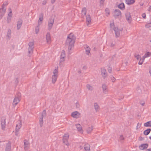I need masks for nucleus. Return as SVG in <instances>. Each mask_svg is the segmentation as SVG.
Masks as SVG:
<instances>
[{"instance_id": "1", "label": "nucleus", "mask_w": 151, "mask_h": 151, "mask_svg": "<svg viewBox=\"0 0 151 151\" xmlns=\"http://www.w3.org/2000/svg\"><path fill=\"white\" fill-rule=\"evenodd\" d=\"M75 40V37L73 34L71 33L68 36L66 40L65 46L68 47V52L69 54L71 53L70 51L72 48L74 47Z\"/></svg>"}, {"instance_id": "2", "label": "nucleus", "mask_w": 151, "mask_h": 151, "mask_svg": "<svg viewBox=\"0 0 151 151\" xmlns=\"http://www.w3.org/2000/svg\"><path fill=\"white\" fill-rule=\"evenodd\" d=\"M110 27L111 29H113L114 30L116 36V37H119L120 32L122 30V29L121 28L120 29H119L117 27H115L113 22L110 23Z\"/></svg>"}, {"instance_id": "3", "label": "nucleus", "mask_w": 151, "mask_h": 151, "mask_svg": "<svg viewBox=\"0 0 151 151\" xmlns=\"http://www.w3.org/2000/svg\"><path fill=\"white\" fill-rule=\"evenodd\" d=\"M113 16L115 18H118L121 17V12L118 9H115L113 12Z\"/></svg>"}, {"instance_id": "4", "label": "nucleus", "mask_w": 151, "mask_h": 151, "mask_svg": "<svg viewBox=\"0 0 151 151\" xmlns=\"http://www.w3.org/2000/svg\"><path fill=\"white\" fill-rule=\"evenodd\" d=\"M69 137V135L68 134H64L63 137V143H65V144L67 146H68L69 145V144L68 142Z\"/></svg>"}, {"instance_id": "5", "label": "nucleus", "mask_w": 151, "mask_h": 151, "mask_svg": "<svg viewBox=\"0 0 151 151\" xmlns=\"http://www.w3.org/2000/svg\"><path fill=\"white\" fill-rule=\"evenodd\" d=\"M53 75L52 77V83H55L56 81L57 78V73L58 70L57 69H55L53 71Z\"/></svg>"}, {"instance_id": "6", "label": "nucleus", "mask_w": 151, "mask_h": 151, "mask_svg": "<svg viewBox=\"0 0 151 151\" xmlns=\"http://www.w3.org/2000/svg\"><path fill=\"white\" fill-rule=\"evenodd\" d=\"M1 129L2 130H4L6 128V118L5 117L2 116L1 120Z\"/></svg>"}, {"instance_id": "7", "label": "nucleus", "mask_w": 151, "mask_h": 151, "mask_svg": "<svg viewBox=\"0 0 151 151\" xmlns=\"http://www.w3.org/2000/svg\"><path fill=\"white\" fill-rule=\"evenodd\" d=\"M34 44V42H29V48L28 52L29 54H31L32 53L34 48V47L33 46Z\"/></svg>"}, {"instance_id": "8", "label": "nucleus", "mask_w": 151, "mask_h": 151, "mask_svg": "<svg viewBox=\"0 0 151 151\" xmlns=\"http://www.w3.org/2000/svg\"><path fill=\"white\" fill-rule=\"evenodd\" d=\"M46 113L45 110H44L43 111L41 117L40 118V127H42L43 125V118L44 117L46 116Z\"/></svg>"}, {"instance_id": "9", "label": "nucleus", "mask_w": 151, "mask_h": 151, "mask_svg": "<svg viewBox=\"0 0 151 151\" xmlns=\"http://www.w3.org/2000/svg\"><path fill=\"white\" fill-rule=\"evenodd\" d=\"M54 22V19H52V18H50L48 23V29L49 30H50L51 29Z\"/></svg>"}, {"instance_id": "10", "label": "nucleus", "mask_w": 151, "mask_h": 151, "mask_svg": "<svg viewBox=\"0 0 151 151\" xmlns=\"http://www.w3.org/2000/svg\"><path fill=\"white\" fill-rule=\"evenodd\" d=\"M65 51L63 50L62 51L60 56V63L64 62L65 61Z\"/></svg>"}, {"instance_id": "11", "label": "nucleus", "mask_w": 151, "mask_h": 151, "mask_svg": "<svg viewBox=\"0 0 151 151\" xmlns=\"http://www.w3.org/2000/svg\"><path fill=\"white\" fill-rule=\"evenodd\" d=\"M125 15L127 20L129 23H130L131 21V18L130 13L129 12H127L125 14Z\"/></svg>"}, {"instance_id": "12", "label": "nucleus", "mask_w": 151, "mask_h": 151, "mask_svg": "<svg viewBox=\"0 0 151 151\" xmlns=\"http://www.w3.org/2000/svg\"><path fill=\"white\" fill-rule=\"evenodd\" d=\"M80 115V114L77 111L73 112L71 114V116L73 117L76 118H79Z\"/></svg>"}, {"instance_id": "13", "label": "nucleus", "mask_w": 151, "mask_h": 151, "mask_svg": "<svg viewBox=\"0 0 151 151\" xmlns=\"http://www.w3.org/2000/svg\"><path fill=\"white\" fill-rule=\"evenodd\" d=\"M11 149V143L9 141L6 144L5 151H10Z\"/></svg>"}, {"instance_id": "14", "label": "nucleus", "mask_w": 151, "mask_h": 151, "mask_svg": "<svg viewBox=\"0 0 151 151\" xmlns=\"http://www.w3.org/2000/svg\"><path fill=\"white\" fill-rule=\"evenodd\" d=\"M20 99L17 97H15L14 99L12 104L14 106H15L19 102Z\"/></svg>"}, {"instance_id": "15", "label": "nucleus", "mask_w": 151, "mask_h": 151, "mask_svg": "<svg viewBox=\"0 0 151 151\" xmlns=\"http://www.w3.org/2000/svg\"><path fill=\"white\" fill-rule=\"evenodd\" d=\"M84 48L85 50L86 54L88 55L90 53L91 49L87 45H85Z\"/></svg>"}, {"instance_id": "16", "label": "nucleus", "mask_w": 151, "mask_h": 151, "mask_svg": "<svg viewBox=\"0 0 151 151\" xmlns=\"http://www.w3.org/2000/svg\"><path fill=\"white\" fill-rule=\"evenodd\" d=\"M22 126V122L19 121L16 125L15 130L19 131Z\"/></svg>"}, {"instance_id": "17", "label": "nucleus", "mask_w": 151, "mask_h": 151, "mask_svg": "<svg viewBox=\"0 0 151 151\" xmlns=\"http://www.w3.org/2000/svg\"><path fill=\"white\" fill-rule=\"evenodd\" d=\"M24 149L26 150H28L29 148V143L27 140H25L24 142Z\"/></svg>"}, {"instance_id": "18", "label": "nucleus", "mask_w": 151, "mask_h": 151, "mask_svg": "<svg viewBox=\"0 0 151 151\" xmlns=\"http://www.w3.org/2000/svg\"><path fill=\"white\" fill-rule=\"evenodd\" d=\"M46 39L47 42L48 43H50L51 42V39L50 33L48 32L46 35Z\"/></svg>"}, {"instance_id": "19", "label": "nucleus", "mask_w": 151, "mask_h": 151, "mask_svg": "<svg viewBox=\"0 0 151 151\" xmlns=\"http://www.w3.org/2000/svg\"><path fill=\"white\" fill-rule=\"evenodd\" d=\"M148 145L147 144H141L139 146V148L140 150H143L147 148Z\"/></svg>"}, {"instance_id": "20", "label": "nucleus", "mask_w": 151, "mask_h": 151, "mask_svg": "<svg viewBox=\"0 0 151 151\" xmlns=\"http://www.w3.org/2000/svg\"><path fill=\"white\" fill-rule=\"evenodd\" d=\"M22 23V19H20L18 21L17 23V30H19L21 28Z\"/></svg>"}, {"instance_id": "21", "label": "nucleus", "mask_w": 151, "mask_h": 151, "mask_svg": "<svg viewBox=\"0 0 151 151\" xmlns=\"http://www.w3.org/2000/svg\"><path fill=\"white\" fill-rule=\"evenodd\" d=\"M135 2L134 0H125V3L128 5H131L133 4Z\"/></svg>"}, {"instance_id": "22", "label": "nucleus", "mask_w": 151, "mask_h": 151, "mask_svg": "<svg viewBox=\"0 0 151 151\" xmlns=\"http://www.w3.org/2000/svg\"><path fill=\"white\" fill-rule=\"evenodd\" d=\"M84 148L86 151H90V146L88 144H85L84 145Z\"/></svg>"}, {"instance_id": "23", "label": "nucleus", "mask_w": 151, "mask_h": 151, "mask_svg": "<svg viewBox=\"0 0 151 151\" xmlns=\"http://www.w3.org/2000/svg\"><path fill=\"white\" fill-rule=\"evenodd\" d=\"M12 32L10 29H8L7 31V34L6 36V39L9 40L11 37Z\"/></svg>"}, {"instance_id": "24", "label": "nucleus", "mask_w": 151, "mask_h": 151, "mask_svg": "<svg viewBox=\"0 0 151 151\" xmlns=\"http://www.w3.org/2000/svg\"><path fill=\"white\" fill-rule=\"evenodd\" d=\"M76 125L78 131L80 132H83V130L81 125L79 124H77Z\"/></svg>"}, {"instance_id": "25", "label": "nucleus", "mask_w": 151, "mask_h": 151, "mask_svg": "<svg viewBox=\"0 0 151 151\" xmlns=\"http://www.w3.org/2000/svg\"><path fill=\"white\" fill-rule=\"evenodd\" d=\"M86 9L85 7L83 8L82 10V16L83 18L86 15Z\"/></svg>"}, {"instance_id": "26", "label": "nucleus", "mask_w": 151, "mask_h": 151, "mask_svg": "<svg viewBox=\"0 0 151 151\" xmlns=\"http://www.w3.org/2000/svg\"><path fill=\"white\" fill-rule=\"evenodd\" d=\"M44 14L43 13H40L39 16V20H38V24H40V22H42L43 20Z\"/></svg>"}, {"instance_id": "27", "label": "nucleus", "mask_w": 151, "mask_h": 151, "mask_svg": "<svg viewBox=\"0 0 151 151\" xmlns=\"http://www.w3.org/2000/svg\"><path fill=\"white\" fill-rule=\"evenodd\" d=\"M93 129V126H91L90 127H88L87 129V132L88 133H90Z\"/></svg>"}, {"instance_id": "28", "label": "nucleus", "mask_w": 151, "mask_h": 151, "mask_svg": "<svg viewBox=\"0 0 151 151\" xmlns=\"http://www.w3.org/2000/svg\"><path fill=\"white\" fill-rule=\"evenodd\" d=\"M118 7L119 9L123 10L124 9V4L123 3H121L118 6Z\"/></svg>"}, {"instance_id": "29", "label": "nucleus", "mask_w": 151, "mask_h": 151, "mask_svg": "<svg viewBox=\"0 0 151 151\" xmlns=\"http://www.w3.org/2000/svg\"><path fill=\"white\" fill-rule=\"evenodd\" d=\"M151 131L150 129H148L144 131V134L145 135H148Z\"/></svg>"}, {"instance_id": "30", "label": "nucleus", "mask_w": 151, "mask_h": 151, "mask_svg": "<svg viewBox=\"0 0 151 151\" xmlns=\"http://www.w3.org/2000/svg\"><path fill=\"white\" fill-rule=\"evenodd\" d=\"M86 21L88 22L87 25H88L91 22V18L89 15H88L86 16Z\"/></svg>"}, {"instance_id": "31", "label": "nucleus", "mask_w": 151, "mask_h": 151, "mask_svg": "<svg viewBox=\"0 0 151 151\" xmlns=\"http://www.w3.org/2000/svg\"><path fill=\"white\" fill-rule=\"evenodd\" d=\"M144 126L146 127H151V121L147 122L144 124Z\"/></svg>"}, {"instance_id": "32", "label": "nucleus", "mask_w": 151, "mask_h": 151, "mask_svg": "<svg viewBox=\"0 0 151 151\" xmlns=\"http://www.w3.org/2000/svg\"><path fill=\"white\" fill-rule=\"evenodd\" d=\"M6 9L4 7H2L0 9V13L4 14L6 12Z\"/></svg>"}, {"instance_id": "33", "label": "nucleus", "mask_w": 151, "mask_h": 151, "mask_svg": "<svg viewBox=\"0 0 151 151\" xmlns=\"http://www.w3.org/2000/svg\"><path fill=\"white\" fill-rule=\"evenodd\" d=\"M151 54V53L147 52L143 56V58L145 59V58L149 57Z\"/></svg>"}, {"instance_id": "34", "label": "nucleus", "mask_w": 151, "mask_h": 151, "mask_svg": "<svg viewBox=\"0 0 151 151\" xmlns=\"http://www.w3.org/2000/svg\"><path fill=\"white\" fill-rule=\"evenodd\" d=\"M94 107L95 109V110L97 111L99 109V106L96 103H95L94 104Z\"/></svg>"}, {"instance_id": "35", "label": "nucleus", "mask_w": 151, "mask_h": 151, "mask_svg": "<svg viewBox=\"0 0 151 151\" xmlns=\"http://www.w3.org/2000/svg\"><path fill=\"white\" fill-rule=\"evenodd\" d=\"M145 59L144 58H143L142 57V58H141L140 59H139V61L138 63V64H139V65H142L143 62H144V60H145Z\"/></svg>"}, {"instance_id": "36", "label": "nucleus", "mask_w": 151, "mask_h": 151, "mask_svg": "<svg viewBox=\"0 0 151 151\" xmlns=\"http://www.w3.org/2000/svg\"><path fill=\"white\" fill-rule=\"evenodd\" d=\"M86 87L87 89L90 91H92L93 88V87L91 86L89 84H87L86 85Z\"/></svg>"}, {"instance_id": "37", "label": "nucleus", "mask_w": 151, "mask_h": 151, "mask_svg": "<svg viewBox=\"0 0 151 151\" xmlns=\"http://www.w3.org/2000/svg\"><path fill=\"white\" fill-rule=\"evenodd\" d=\"M9 10H10V11L9 13L8 14V15L7 17H10L11 18H12V12L11 9V8H9Z\"/></svg>"}, {"instance_id": "38", "label": "nucleus", "mask_w": 151, "mask_h": 151, "mask_svg": "<svg viewBox=\"0 0 151 151\" xmlns=\"http://www.w3.org/2000/svg\"><path fill=\"white\" fill-rule=\"evenodd\" d=\"M106 14L107 16H108L110 14V12L109 9L108 8H106L105 9Z\"/></svg>"}, {"instance_id": "39", "label": "nucleus", "mask_w": 151, "mask_h": 151, "mask_svg": "<svg viewBox=\"0 0 151 151\" xmlns=\"http://www.w3.org/2000/svg\"><path fill=\"white\" fill-rule=\"evenodd\" d=\"M39 25H40V24H38V26H37L35 27V32L36 34H38L39 32Z\"/></svg>"}, {"instance_id": "40", "label": "nucleus", "mask_w": 151, "mask_h": 151, "mask_svg": "<svg viewBox=\"0 0 151 151\" xmlns=\"http://www.w3.org/2000/svg\"><path fill=\"white\" fill-rule=\"evenodd\" d=\"M21 96V93L19 92H18L17 93L16 95H15V97H17L20 99Z\"/></svg>"}, {"instance_id": "41", "label": "nucleus", "mask_w": 151, "mask_h": 151, "mask_svg": "<svg viewBox=\"0 0 151 151\" xmlns=\"http://www.w3.org/2000/svg\"><path fill=\"white\" fill-rule=\"evenodd\" d=\"M134 56L137 60H139L141 58L139 54H135Z\"/></svg>"}, {"instance_id": "42", "label": "nucleus", "mask_w": 151, "mask_h": 151, "mask_svg": "<svg viewBox=\"0 0 151 151\" xmlns=\"http://www.w3.org/2000/svg\"><path fill=\"white\" fill-rule=\"evenodd\" d=\"M12 18L9 17H7V22L8 23H9L11 20Z\"/></svg>"}, {"instance_id": "43", "label": "nucleus", "mask_w": 151, "mask_h": 151, "mask_svg": "<svg viewBox=\"0 0 151 151\" xmlns=\"http://www.w3.org/2000/svg\"><path fill=\"white\" fill-rule=\"evenodd\" d=\"M8 4V3L7 2V1H5V2L3 4H2V7H4V6H6Z\"/></svg>"}, {"instance_id": "44", "label": "nucleus", "mask_w": 151, "mask_h": 151, "mask_svg": "<svg viewBox=\"0 0 151 151\" xmlns=\"http://www.w3.org/2000/svg\"><path fill=\"white\" fill-rule=\"evenodd\" d=\"M108 70L109 73H111V67H110V66H109L108 67Z\"/></svg>"}, {"instance_id": "45", "label": "nucleus", "mask_w": 151, "mask_h": 151, "mask_svg": "<svg viewBox=\"0 0 151 151\" xmlns=\"http://www.w3.org/2000/svg\"><path fill=\"white\" fill-rule=\"evenodd\" d=\"M141 123H138L137 124V126L136 127V129H137L139 128L141 126Z\"/></svg>"}, {"instance_id": "46", "label": "nucleus", "mask_w": 151, "mask_h": 151, "mask_svg": "<svg viewBox=\"0 0 151 151\" xmlns=\"http://www.w3.org/2000/svg\"><path fill=\"white\" fill-rule=\"evenodd\" d=\"M110 78L112 82H114L115 81L116 79L113 76H111Z\"/></svg>"}, {"instance_id": "47", "label": "nucleus", "mask_w": 151, "mask_h": 151, "mask_svg": "<svg viewBox=\"0 0 151 151\" xmlns=\"http://www.w3.org/2000/svg\"><path fill=\"white\" fill-rule=\"evenodd\" d=\"M104 3V0H100V5L101 6H103Z\"/></svg>"}, {"instance_id": "48", "label": "nucleus", "mask_w": 151, "mask_h": 151, "mask_svg": "<svg viewBox=\"0 0 151 151\" xmlns=\"http://www.w3.org/2000/svg\"><path fill=\"white\" fill-rule=\"evenodd\" d=\"M124 138L123 136L122 135L120 136L119 137V139L121 140H123L124 139Z\"/></svg>"}, {"instance_id": "49", "label": "nucleus", "mask_w": 151, "mask_h": 151, "mask_svg": "<svg viewBox=\"0 0 151 151\" xmlns=\"http://www.w3.org/2000/svg\"><path fill=\"white\" fill-rule=\"evenodd\" d=\"M76 108H79L80 107V104L78 102L76 103Z\"/></svg>"}, {"instance_id": "50", "label": "nucleus", "mask_w": 151, "mask_h": 151, "mask_svg": "<svg viewBox=\"0 0 151 151\" xmlns=\"http://www.w3.org/2000/svg\"><path fill=\"white\" fill-rule=\"evenodd\" d=\"M16 84H17L19 82V79L18 78H16L15 81Z\"/></svg>"}, {"instance_id": "51", "label": "nucleus", "mask_w": 151, "mask_h": 151, "mask_svg": "<svg viewBox=\"0 0 151 151\" xmlns=\"http://www.w3.org/2000/svg\"><path fill=\"white\" fill-rule=\"evenodd\" d=\"M19 131H17V130H15V135L17 136H18V134H19Z\"/></svg>"}, {"instance_id": "52", "label": "nucleus", "mask_w": 151, "mask_h": 151, "mask_svg": "<svg viewBox=\"0 0 151 151\" xmlns=\"http://www.w3.org/2000/svg\"><path fill=\"white\" fill-rule=\"evenodd\" d=\"M146 27H151V22L150 23H149L147 24L146 25Z\"/></svg>"}, {"instance_id": "53", "label": "nucleus", "mask_w": 151, "mask_h": 151, "mask_svg": "<svg viewBox=\"0 0 151 151\" xmlns=\"http://www.w3.org/2000/svg\"><path fill=\"white\" fill-rule=\"evenodd\" d=\"M104 93H105L106 92H108V90L107 89L106 86H104Z\"/></svg>"}, {"instance_id": "54", "label": "nucleus", "mask_w": 151, "mask_h": 151, "mask_svg": "<svg viewBox=\"0 0 151 151\" xmlns=\"http://www.w3.org/2000/svg\"><path fill=\"white\" fill-rule=\"evenodd\" d=\"M147 11L148 12H151V6H149L148 9H147Z\"/></svg>"}, {"instance_id": "55", "label": "nucleus", "mask_w": 151, "mask_h": 151, "mask_svg": "<svg viewBox=\"0 0 151 151\" xmlns=\"http://www.w3.org/2000/svg\"><path fill=\"white\" fill-rule=\"evenodd\" d=\"M142 16L143 18L145 19L146 18V14L145 13H143L142 14Z\"/></svg>"}, {"instance_id": "56", "label": "nucleus", "mask_w": 151, "mask_h": 151, "mask_svg": "<svg viewBox=\"0 0 151 151\" xmlns=\"http://www.w3.org/2000/svg\"><path fill=\"white\" fill-rule=\"evenodd\" d=\"M46 0H44L43 1V2L42 3V4L43 5H45L46 4Z\"/></svg>"}, {"instance_id": "57", "label": "nucleus", "mask_w": 151, "mask_h": 151, "mask_svg": "<svg viewBox=\"0 0 151 151\" xmlns=\"http://www.w3.org/2000/svg\"><path fill=\"white\" fill-rule=\"evenodd\" d=\"M149 73L151 76V68H150L149 69Z\"/></svg>"}, {"instance_id": "58", "label": "nucleus", "mask_w": 151, "mask_h": 151, "mask_svg": "<svg viewBox=\"0 0 151 151\" xmlns=\"http://www.w3.org/2000/svg\"><path fill=\"white\" fill-rule=\"evenodd\" d=\"M104 70L102 69H101V74L102 76L103 77V75H104V73H103V70Z\"/></svg>"}, {"instance_id": "59", "label": "nucleus", "mask_w": 151, "mask_h": 151, "mask_svg": "<svg viewBox=\"0 0 151 151\" xmlns=\"http://www.w3.org/2000/svg\"><path fill=\"white\" fill-rule=\"evenodd\" d=\"M105 71L106 72V70H105L104 69V77L106 76H107V74L106 73H105Z\"/></svg>"}, {"instance_id": "60", "label": "nucleus", "mask_w": 151, "mask_h": 151, "mask_svg": "<svg viewBox=\"0 0 151 151\" xmlns=\"http://www.w3.org/2000/svg\"><path fill=\"white\" fill-rule=\"evenodd\" d=\"M114 44L113 43H111L110 45V46L112 47H113L114 46Z\"/></svg>"}, {"instance_id": "61", "label": "nucleus", "mask_w": 151, "mask_h": 151, "mask_svg": "<svg viewBox=\"0 0 151 151\" xmlns=\"http://www.w3.org/2000/svg\"><path fill=\"white\" fill-rule=\"evenodd\" d=\"M55 0H51V3L52 4H53L55 2Z\"/></svg>"}, {"instance_id": "62", "label": "nucleus", "mask_w": 151, "mask_h": 151, "mask_svg": "<svg viewBox=\"0 0 151 151\" xmlns=\"http://www.w3.org/2000/svg\"><path fill=\"white\" fill-rule=\"evenodd\" d=\"M79 148L80 149H82L83 148V146H80L79 147Z\"/></svg>"}, {"instance_id": "63", "label": "nucleus", "mask_w": 151, "mask_h": 151, "mask_svg": "<svg viewBox=\"0 0 151 151\" xmlns=\"http://www.w3.org/2000/svg\"><path fill=\"white\" fill-rule=\"evenodd\" d=\"M146 151H151V149H147Z\"/></svg>"}, {"instance_id": "64", "label": "nucleus", "mask_w": 151, "mask_h": 151, "mask_svg": "<svg viewBox=\"0 0 151 151\" xmlns=\"http://www.w3.org/2000/svg\"><path fill=\"white\" fill-rule=\"evenodd\" d=\"M104 86V85L103 84L102 85V90H103V91H104V88L103 87V86Z\"/></svg>"}]
</instances>
